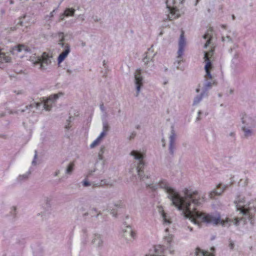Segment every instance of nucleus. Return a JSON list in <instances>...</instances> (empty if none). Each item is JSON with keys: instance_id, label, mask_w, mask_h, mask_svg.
Wrapping results in <instances>:
<instances>
[{"instance_id": "obj_45", "label": "nucleus", "mask_w": 256, "mask_h": 256, "mask_svg": "<svg viewBox=\"0 0 256 256\" xmlns=\"http://www.w3.org/2000/svg\"><path fill=\"white\" fill-rule=\"evenodd\" d=\"M234 243L232 241H230L229 247L231 250H232L234 248Z\"/></svg>"}, {"instance_id": "obj_18", "label": "nucleus", "mask_w": 256, "mask_h": 256, "mask_svg": "<svg viewBox=\"0 0 256 256\" xmlns=\"http://www.w3.org/2000/svg\"><path fill=\"white\" fill-rule=\"evenodd\" d=\"M159 212L162 218L163 224L166 226L170 225L172 223V221L170 216L163 210H160Z\"/></svg>"}, {"instance_id": "obj_16", "label": "nucleus", "mask_w": 256, "mask_h": 256, "mask_svg": "<svg viewBox=\"0 0 256 256\" xmlns=\"http://www.w3.org/2000/svg\"><path fill=\"white\" fill-rule=\"evenodd\" d=\"M124 238L128 241H132L134 238L136 234L130 226H127L126 229L122 230Z\"/></svg>"}, {"instance_id": "obj_10", "label": "nucleus", "mask_w": 256, "mask_h": 256, "mask_svg": "<svg viewBox=\"0 0 256 256\" xmlns=\"http://www.w3.org/2000/svg\"><path fill=\"white\" fill-rule=\"evenodd\" d=\"M59 36L60 37L62 36V38L60 40L59 44L64 48L63 51L59 55L58 59V63L60 64L67 57L70 52V48L68 44L64 42V34L62 32L60 33Z\"/></svg>"}, {"instance_id": "obj_32", "label": "nucleus", "mask_w": 256, "mask_h": 256, "mask_svg": "<svg viewBox=\"0 0 256 256\" xmlns=\"http://www.w3.org/2000/svg\"><path fill=\"white\" fill-rule=\"evenodd\" d=\"M164 240L168 244H170L173 240V236L172 234H168V236L164 237Z\"/></svg>"}, {"instance_id": "obj_27", "label": "nucleus", "mask_w": 256, "mask_h": 256, "mask_svg": "<svg viewBox=\"0 0 256 256\" xmlns=\"http://www.w3.org/2000/svg\"><path fill=\"white\" fill-rule=\"evenodd\" d=\"M204 39H208L206 43L204 44V48H206L208 46H209L210 44V40L212 38L209 32V30L204 36Z\"/></svg>"}, {"instance_id": "obj_19", "label": "nucleus", "mask_w": 256, "mask_h": 256, "mask_svg": "<svg viewBox=\"0 0 256 256\" xmlns=\"http://www.w3.org/2000/svg\"><path fill=\"white\" fill-rule=\"evenodd\" d=\"M235 37L236 36L234 32H229L228 34H226V36L223 35L222 36V42L226 44H232L233 42V38Z\"/></svg>"}, {"instance_id": "obj_57", "label": "nucleus", "mask_w": 256, "mask_h": 256, "mask_svg": "<svg viewBox=\"0 0 256 256\" xmlns=\"http://www.w3.org/2000/svg\"><path fill=\"white\" fill-rule=\"evenodd\" d=\"M221 26H222V28H224H224H226V26L224 25V24H222V25Z\"/></svg>"}, {"instance_id": "obj_15", "label": "nucleus", "mask_w": 256, "mask_h": 256, "mask_svg": "<svg viewBox=\"0 0 256 256\" xmlns=\"http://www.w3.org/2000/svg\"><path fill=\"white\" fill-rule=\"evenodd\" d=\"M228 184H218L216 188L212 190L209 194L210 198H214L216 196H220L224 192V190L228 187Z\"/></svg>"}, {"instance_id": "obj_12", "label": "nucleus", "mask_w": 256, "mask_h": 256, "mask_svg": "<svg viewBox=\"0 0 256 256\" xmlns=\"http://www.w3.org/2000/svg\"><path fill=\"white\" fill-rule=\"evenodd\" d=\"M91 244L96 248L99 250L102 249L104 244L102 235L98 233L94 234L92 236Z\"/></svg>"}, {"instance_id": "obj_14", "label": "nucleus", "mask_w": 256, "mask_h": 256, "mask_svg": "<svg viewBox=\"0 0 256 256\" xmlns=\"http://www.w3.org/2000/svg\"><path fill=\"white\" fill-rule=\"evenodd\" d=\"M176 138V134L174 132L173 126H172V130L169 136V152L171 154H173L175 148V140Z\"/></svg>"}, {"instance_id": "obj_58", "label": "nucleus", "mask_w": 256, "mask_h": 256, "mask_svg": "<svg viewBox=\"0 0 256 256\" xmlns=\"http://www.w3.org/2000/svg\"><path fill=\"white\" fill-rule=\"evenodd\" d=\"M46 203H48V202L50 201V199L48 198H46Z\"/></svg>"}, {"instance_id": "obj_42", "label": "nucleus", "mask_w": 256, "mask_h": 256, "mask_svg": "<svg viewBox=\"0 0 256 256\" xmlns=\"http://www.w3.org/2000/svg\"><path fill=\"white\" fill-rule=\"evenodd\" d=\"M91 186H92V187L93 188H100L101 186L100 183H95V182L91 183Z\"/></svg>"}, {"instance_id": "obj_43", "label": "nucleus", "mask_w": 256, "mask_h": 256, "mask_svg": "<svg viewBox=\"0 0 256 256\" xmlns=\"http://www.w3.org/2000/svg\"><path fill=\"white\" fill-rule=\"evenodd\" d=\"M136 136V132H132L130 135L128 137V140H133L134 138V137Z\"/></svg>"}, {"instance_id": "obj_40", "label": "nucleus", "mask_w": 256, "mask_h": 256, "mask_svg": "<svg viewBox=\"0 0 256 256\" xmlns=\"http://www.w3.org/2000/svg\"><path fill=\"white\" fill-rule=\"evenodd\" d=\"M37 156H38L37 151L35 150V154L34 156V160H33L32 162V166H36V160L37 158Z\"/></svg>"}, {"instance_id": "obj_33", "label": "nucleus", "mask_w": 256, "mask_h": 256, "mask_svg": "<svg viewBox=\"0 0 256 256\" xmlns=\"http://www.w3.org/2000/svg\"><path fill=\"white\" fill-rule=\"evenodd\" d=\"M98 170L100 171V168H98L96 166L94 168V170H89L88 172V174L86 175V178L90 177V176H92V175L94 172Z\"/></svg>"}, {"instance_id": "obj_34", "label": "nucleus", "mask_w": 256, "mask_h": 256, "mask_svg": "<svg viewBox=\"0 0 256 256\" xmlns=\"http://www.w3.org/2000/svg\"><path fill=\"white\" fill-rule=\"evenodd\" d=\"M100 184L101 186H105V185H106V186H112V184L110 183L106 180H102L100 181Z\"/></svg>"}, {"instance_id": "obj_61", "label": "nucleus", "mask_w": 256, "mask_h": 256, "mask_svg": "<svg viewBox=\"0 0 256 256\" xmlns=\"http://www.w3.org/2000/svg\"><path fill=\"white\" fill-rule=\"evenodd\" d=\"M168 228H166L165 229V232H168Z\"/></svg>"}, {"instance_id": "obj_41", "label": "nucleus", "mask_w": 256, "mask_h": 256, "mask_svg": "<svg viewBox=\"0 0 256 256\" xmlns=\"http://www.w3.org/2000/svg\"><path fill=\"white\" fill-rule=\"evenodd\" d=\"M106 150V147L104 146H101L98 154H104Z\"/></svg>"}, {"instance_id": "obj_47", "label": "nucleus", "mask_w": 256, "mask_h": 256, "mask_svg": "<svg viewBox=\"0 0 256 256\" xmlns=\"http://www.w3.org/2000/svg\"><path fill=\"white\" fill-rule=\"evenodd\" d=\"M60 174V170H58L54 173V176H58Z\"/></svg>"}, {"instance_id": "obj_64", "label": "nucleus", "mask_w": 256, "mask_h": 256, "mask_svg": "<svg viewBox=\"0 0 256 256\" xmlns=\"http://www.w3.org/2000/svg\"><path fill=\"white\" fill-rule=\"evenodd\" d=\"M98 164V161H97L96 164V166Z\"/></svg>"}, {"instance_id": "obj_60", "label": "nucleus", "mask_w": 256, "mask_h": 256, "mask_svg": "<svg viewBox=\"0 0 256 256\" xmlns=\"http://www.w3.org/2000/svg\"><path fill=\"white\" fill-rule=\"evenodd\" d=\"M88 212H86V213H84V214H83V216H88Z\"/></svg>"}, {"instance_id": "obj_7", "label": "nucleus", "mask_w": 256, "mask_h": 256, "mask_svg": "<svg viewBox=\"0 0 256 256\" xmlns=\"http://www.w3.org/2000/svg\"><path fill=\"white\" fill-rule=\"evenodd\" d=\"M182 3V0H166L167 10L166 11V18L164 20H172L180 16V11L177 8L176 4Z\"/></svg>"}, {"instance_id": "obj_20", "label": "nucleus", "mask_w": 256, "mask_h": 256, "mask_svg": "<svg viewBox=\"0 0 256 256\" xmlns=\"http://www.w3.org/2000/svg\"><path fill=\"white\" fill-rule=\"evenodd\" d=\"M186 44L185 40L184 38V32L180 34L179 43H178V54H179L180 56L182 55L184 51V47Z\"/></svg>"}, {"instance_id": "obj_22", "label": "nucleus", "mask_w": 256, "mask_h": 256, "mask_svg": "<svg viewBox=\"0 0 256 256\" xmlns=\"http://www.w3.org/2000/svg\"><path fill=\"white\" fill-rule=\"evenodd\" d=\"M208 96V92H204L202 91L200 95L196 96L194 100L193 105L198 104L202 100L203 98L206 97Z\"/></svg>"}, {"instance_id": "obj_30", "label": "nucleus", "mask_w": 256, "mask_h": 256, "mask_svg": "<svg viewBox=\"0 0 256 256\" xmlns=\"http://www.w3.org/2000/svg\"><path fill=\"white\" fill-rule=\"evenodd\" d=\"M146 55L148 56V58L153 59L156 55V53H154L152 46L148 49V52L146 53Z\"/></svg>"}, {"instance_id": "obj_26", "label": "nucleus", "mask_w": 256, "mask_h": 256, "mask_svg": "<svg viewBox=\"0 0 256 256\" xmlns=\"http://www.w3.org/2000/svg\"><path fill=\"white\" fill-rule=\"evenodd\" d=\"M74 162H70L67 166L66 169V174L70 175L74 169Z\"/></svg>"}, {"instance_id": "obj_4", "label": "nucleus", "mask_w": 256, "mask_h": 256, "mask_svg": "<svg viewBox=\"0 0 256 256\" xmlns=\"http://www.w3.org/2000/svg\"><path fill=\"white\" fill-rule=\"evenodd\" d=\"M240 116L241 128L244 138H248L254 135V128L256 126V117L245 113L242 114Z\"/></svg>"}, {"instance_id": "obj_28", "label": "nucleus", "mask_w": 256, "mask_h": 256, "mask_svg": "<svg viewBox=\"0 0 256 256\" xmlns=\"http://www.w3.org/2000/svg\"><path fill=\"white\" fill-rule=\"evenodd\" d=\"M75 10L72 8H67L65 10L64 13L66 16H74L75 13Z\"/></svg>"}, {"instance_id": "obj_48", "label": "nucleus", "mask_w": 256, "mask_h": 256, "mask_svg": "<svg viewBox=\"0 0 256 256\" xmlns=\"http://www.w3.org/2000/svg\"><path fill=\"white\" fill-rule=\"evenodd\" d=\"M202 114V112L200 110L198 112V117L196 118V121H198L200 120V115Z\"/></svg>"}, {"instance_id": "obj_36", "label": "nucleus", "mask_w": 256, "mask_h": 256, "mask_svg": "<svg viewBox=\"0 0 256 256\" xmlns=\"http://www.w3.org/2000/svg\"><path fill=\"white\" fill-rule=\"evenodd\" d=\"M153 59L148 58V56L146 55V56L143 58V62H144L145 65H148V63H150L151 61Z\"/></svg>"}, {"instance_id": "obj_3", "label": "nucleus", "mask_w": 256, "mask_h": 256, "mask_svg": "<svg viewBox=\"0 0 256 256\" xmlns=\"http://www.w3.org/2000/svg\"><path fill=\"white\" fill-rule=\"evenodd\" d=\"M214 53V49L211 48L208 52H204V59L206 62L204 69L206 74L204 76V80L201 86L199 84L198 88L196 89V92H199L200 90L204 92H208V90L211 88L212 86L215 84V80L210 74V70L212 68V58Z\"/></svg>"}, {"instance_id": "obj_50", "label": "nucleus", "mask_w": 256, "mask_h": 256, "mask_svg": "<svg viewBox=\"0 0 256 256\" xmlns=\"http://www.w3.org/2000/svg\"><path fill=\"white\" fill-rule=\"evenodd\" d=\"M64 16H66L64 15V12L60 16V20H61V21L64 20Z\"/></svg>"}, {"instance_id": "obj_23", "label": "nucleus", "mask_w": 256, "mask_h": 256, "mask_svg": "<svg viewBox=\"0 0 256 256\" xmlns=\"http://www.w3.org/2000/svg\"><path fill=\"white\" fill-rule=\"evenodd\" d=\"M195 255L196 256H214L212 254H210L207 251H204L199 248L196 249Z\"/></svg>"}, {"instance_id": "obj_1", "label": "nucleus", "mask_w": 256, "mask_h": 256, "mask_svg": "<svg viewBox=\"0 0 256 256\" xmlns=\"http://www.w3.org/2000/svg\"><path fill=\"white\" fill-rule=\"evenodd\" d=\"M149 188L156 190L158 188L164 190L167 198L171 201V204L182 212L183 216L192 222L199 225L201 222L217 224L220 222V216H214L196 210V207L204 201L197 191L187 188L178 193L171 188L166 180H162L157 184H148Z\"/></svg>"}, {"instance_id": "obj_6", "label": "nucleus", "mask_w": 256, "mask_h": 256, "mask_svg": "<svg viewBox=\"0 0 256 256\" xmlns=\"http://www.w3.org/2000/svg\"><path fill=\"white\" fill-rule=\"evenodd\" d=\"M30 49L26 46L20 44L10 48L9 52H4L0 50V62L6 63L11 62L10 55H17L18 53L22 52H29Z\"/></svg>"}, {"instance_id": "obj_55", "label": "nucleus", "mask_w": 256, "mask_h": 256, "mask_svg": "<svg viewBox=\"0 0 256 256\" xmlns=\"http://www.w3.org/2000/svg\"><path fill=\"white\" fill-rule=\"evenodd\" d=\"M10 4H14V2L12 0H10Z\"/></svg>"}, {"instance_id": "obj_46", "label": "nucleus", "mask_w": 256, "mask_h": 256, "mask_svg": "<svg viewBox=\"0 0 256 256\" xmlns=\"http://www.w3.org/2000/svg\"><path fill=\"white\" fill-rule=\"evenodd\" d=\"M54 10L52 12L50 15H47L46 18H48L49 20H50V18H52L54 16Z\"/></svg>"}, {"instance_id": "obj_29", "label": "nucleus", "mask_w": 256, "mask_h": 256, "mask_svg": "<svg viewBox=\"0 0 256 256\" xmlns=\"http://www.w3.org/2000/svg\"><path fill=\"white\" fill-rule=\"evenodd\" d=\"M98 160L100 161H101V162H100V172H103V170L104 168V164H105V162H104V156L102 154H98Z\"/></svg>"}, {"instance_id": "obj_2", "label": "nucleus", "mask_w": 256, "mask_h": 256, "mask_svg": "<svg viewBox=\"0 0 256 256\" xmlns=\"http://www.w3.org/2000/svg\"><path fill=\"white\" fill-rule=\"evenodd\" d=\"M237 210L240 211V214L244 216L242 218H236L234 219L227 218L225 221H222L221 224L222 226H227V224L230 222L236 226L239 224V222L243 219H248L252 221V220L256 212V208L247 207L244 204V200L242 198L238 196L234 201Z\"/></svg>"}, {"instance_id": "obj_9", "label": "nucleus", "mask_w": 256, "mask_h": 256, "mask_svg": "<svg viewBox=\"0 0 256 256\" xmlns=\"http://www.w3.org/2000/svg\"><path fill=\"white\" fill-rule=\"evenodd\" d=\"M30 60L35 66L42 70H46L51 63L50 56L46 52H44L41 56L32 57Z\"/></svg>"}, {"instance_id": "obj_5", "label": "nucleus", "mask_w": 256, "mask_h": 256, "mask_svg": "<svg viewBox=\"0 0 256 256\" xmlns=\"http://www.w3.org/2000/svg\"><path fill=\"white\" fill-rule=\"evenodd\" d=\"M62 95V93H58L57 94H54L50 95L46 99L42 98L40 100V102H34L29 106H26V109L20 110L21 112H23L26 111V110L30 109L32 108L36 107L37 109L39 108L40 107L42 106V108L47 111H50L54 104H55L56 100L59 97Z\"/></svg>"}, {"instance_id": "obj_51", "label": "nucleus", "mask_w": 256, "mask_h": 256, "mask_svg": "<svg viewBox=\"0 0 256 256\" xmlns=\"http://www.w3.org/2000/svg\"><path fill=\"white\" fill-rule=\"evenodd\" d=\"M100 109L102 112H105V108L103 104L100 105Z\"/></svg>"}, {"instance_id": "obj_62", "label": "nucleus", "mask_w": 256, "mask_h": 256, "mask_svg": "<svg viewBox=\"0 0 256 256\" xmlns=\"http://www.w3.org/2000/svg\"><path fill=\"white\" fill-rule=\"evenodd\" d=\"M82 46H86V43L83 42H82Z\"/></svg>"}, {"instance_id": "obj_37", "label": "nucleus", "mask_w": 256, "mask_h": 256, "mask_svg": "<svg viewBox=\"0 0 256 256\" xmlns=\"http://www.w3.org/2000/svg\"><path fill=\"white\" fill-rule=\"evenodd\" d=\"M72 118V116H70L68 120H67L66 124L65 126V128L66 130H68L71 127L70 122H71V119Z\"/></svg>"}, {"instance_id": "obj_8", "label": "nucleus", "mask_w": 256, "mask_h": 256, "mask_svg": "<svg viewBox=\"0 0 256 256\" xmlns=\"http://www.w3.org/2000/svg\"><path fill=\"white\" fill-rule=\"evenodd\" d=\"M130 155L134 158V162L131 164L129 170L130 173H133L134 170H136L138 168H144L145 164L144 162V158L145 157V154L140 151L133 150L130 153Z\"/></svg>"}, {"instance_id": "obj_63", "label": "nucleus", "mask_w": 256, "mask_h": 256, "mask_svg": "<svg viewBox=\"0 0 256 256\" xmlns=\"http://www.w3.org/2000/svg\"><path fill=\"white\" fill-rule=\"evenodd\" d=\"M188 228H189V230H190V231H192V228L188 227Z\"/></svg>"}, {"instance_id": "obj_49", "label": "nucleus", "mask_w": 256, "mask_h": 256, "mask_svg": "<svg viewBox=\"0 0 256 256\" xmlns=\"http://www.w3.org/2000/svg\"><path fill=\"white\" fill-rule=\"evenodd\" d=\"M45 20L48 22V26H50V23L52 21V18H50V20H49L48 18H46V16H45Z\"/></svg>"}, {"instance_id": "obj_25", "label": "nucleus", "mask_w": 256, "mask_h": 256, "mask_svg": "<svg viewBox=\"0 0 256 256\" xmlns=\"http://www.w3.org/2000/svg\"><path fill=\"white\" fill-rule=\"evenodd\" d=\"M30 174V172H28L24 174H20L17 178L16 180L18 182H22V181L26 180L28 178Z\"/></svg>"}, {"instance_id": "obj_24", "label": "nucleus", "mask_w": 256, "mask_h": 256, "mask_svg": "<svg viewBox=\"0 0 256 256\" xmlns=\"http://www.w3.org/2000/svg\"><path fill=\"white\" fill-rule=\"evenodd\" d=\"M182 56V55L180 56L179 54H178L176 60L174 62V65L177 70H183L184 68L180 67L181 62L183 61Z\"/></svg>"}, {"instance_id": "obj_13", "label": "nucleus", "mask_w": 256, "mask_h": 256, "mask_svg": "<svg viewBox=\"0 0 256 256\" xmlns=\"http://www.w3.org/2000/svg\"><path fill=\"white\" fill-rule=\"evenodd\" d=\"M130 174L132 175L137 174L140 180L144 182L148 188H149L148 184H152L147 182V180L150 178V176L148 174H144V168H138L136 170H134V172Z\"/></svg>"}, {"instance_id": "obj_21", "label": "nucleus", "mask_w": 256, "mask_h": 256, "mask_svg": "<svg viewBox=\"0 0 256 256\" xmlns=\"http://www.w3.org/2000/svg\"><path fill=\"white\" fill-rule=\"evenodd\" d=\"M106 135V132H102L98 136V138L91 144L90 145V148H93L96 146H98L102 142V138L105 136Z\"/></svg>"}, {"instance_id": "obj_35", "label": "nucleus", "mask_w": 256, "mask_h": 256, "mask_svg": "<svg viewBox=\"0 0 256 256\" xmlns=\"http://www.w3.org/2000/svg\"><path fill=\"white\" fill-rule=\"evenodd\" d=\"M82 186L84 187H87L91 186V183L88 180V178H86L82 182Z\"/></svg>"}, {"instance_id": "obj_44", "label": "nucleus", "mask_w": 256, "mask_h": 256, "mask_svg": "<svg viewBox=\"0 0 256 256\" xmlns=\"http://www.w3.org/2000/svg\"><path fill=\"white\" fill-rule=\"evenodd\" d=\"M16 27L14 26V27H11L10 28H8L6 29V30H8V32L10 33V32L14 31V30H16Z\"/></svg>"}, {"instance_id": "obj_52", "label": "nucleus", "mask_w": 256, "mask_h": 256, "mask_svg": "<svg viewBox=\"0 0 256 256\" xmlns=\"http://www.w3.org/2000/svg\"><path fill=\"white\" fill-rule=\"evenodd\" d=\"M162 146H163V147H164L165 145H166L165 140L163 138V139H162Z\"/></svg>"}, {"instance_id": "obj_31", "label": "nucleus", "mask_w": 256, "mask_h": 256, "mask_svg": "<svg viewBox=\"0 0 256 256\" xmlns=\"http://www.w3.org/2000/svg\"><path fill=\"white\" fill-rule=\"evenodd\" d=\"M82 236L84 239V242L86 243L88 238V230L86 228H84L82 229Z\"/></svg>"}, {"instance_id": "obj_39", "label": "nucleus", "mask_w": 256, "mask_h": 256, "mask_svg": "<svg viewBox=\"0 0 256 256\" xmlns=\"http://www.w3.org/2000/svg\"><path fill=\"white\" fill-rule=\"evenodd\" d=\"M10 213L13 216H15L16 214V206H12L10 208Z\"/></svg>"}, {"instance_id": "obj_53", "label": "nucleus", "mask_w": 256, "mask_h": 256, "mask_svg": "<svg viewBox=\"0 0 256 256\" xmlns=\"http://www.w3.org/2000/svg\"><path fill=\"white\" fill-rule=\"evenodd\" d=\"M66 72L67 73H68V74H70L72 72V70H70V69H68L66 70Z\"/></svg>"}, {"instance_id": "obj_11", "label": "nucleus", "mask_w": 256, "mask_h": 256, "mask_svg": "<svg viewBox=\"0 0 256 256\" xmlns=\"http://www.w3.org/2000/svg\"><path fill=\"white\" fill-rule=\"evenodd\" d=\"M134 84L136 88V96H138L140 91L141 88L143 86V78L142 76L141 70H137L134 73Z\"/></svg>"}, {"instance_id": "obj_38", "label": "nucleus", "mask_w": 256, "mask_h": 256, "mask_svg": "<svg viewBox=\"0 0 256 256\" xmlns=\"http://www.w3.org/2000/svg\"><path fill=\"white\" fill-rule=\"evenodd\" d=\"M109 126L106 122H103V132H106L109 130Z\"/></svg>"}, {"instance_id": "obj_56", "label": "nucleus", "mask_w": 256, "mask_h": 256, "mask_svg": "<svg viewBox=\"0 0 256 256\" xmlns=\"http://www.w3.org/2000/svg\"><path fill=\"white\" fill-rule=\"evenodd\" d=\"M232 19L233 20H234L236 19V17H235L234 15L232 14Z\"/></svg>"}, {"instance_id": "obj_59", "label": "nucleus", "mask_w": 256, "mask_h": 256, "mask_svg": "<svg viewBox=\"0 0 256 256\" xmlns=\"http://www.w3.org/2000/svg\"><path fill=\"white\" fill-rule=\"evenodd\" d=\"M18 24H20V26H22V22L20 20Z\"/></svg>"}, {"instance_id": "obj_17", "label": "nucleus", "mask_w": 256, "mask_h": 256, "mask_svg": "<svg viewBox=\"0 0 256 256\" xmlns=\"http://www.w3.org/2000/svg\"><path fill=\"white\" fill-rule=\"evenodd\" d=\"M166 252L164 246H157L154 248L153 254H150L148 256H166Z\"/></svg>"}, {"instance_id": "obj_54", "label": "nucleus", "mask_w": 256, "mask_h": 256, "mask_svg": "<svg viewBox=\"0 0 256 256\" xmlns=\"http://www.w3.org/2000/svg\"><path fill=\"white\" fill-rule=\"evenodd\" d=\"M5 116V113L4 112H0V117H2Z\"/></svg>"}]
</instances>
